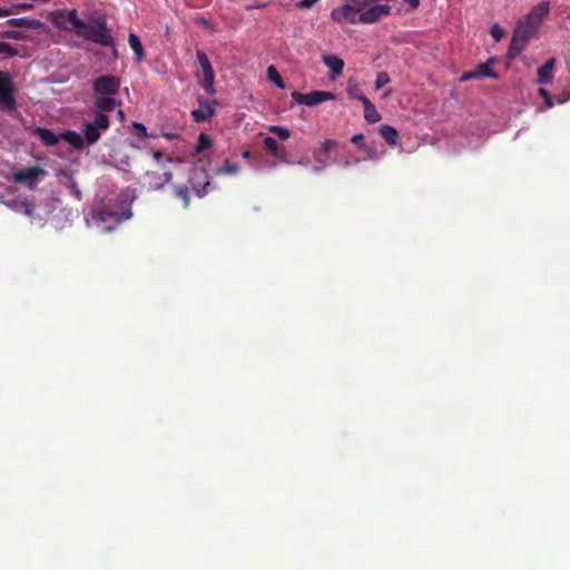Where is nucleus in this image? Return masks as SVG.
I'll use <instances>...</instances> for the list:
<instances>
[{"label":"nucleus","mask_w":570,"mask_h":570,"mask_svg":"<svg viewBox=\"0 0 570 570\" xmlns=\"http://www.w3.org/2000/svg\"><path fill=\"white\" fill-rule=\"evenodd\" d=\"M199 104L200 107L191 111L194 120L197 122L209 120L215 114L214 108L208 101H199Z\"/></svg>","instance_id":"19"},{"label":"nucleus","mask_w":570,"mask_h":570,"mask_svg":"<svg viewBox=\"0 0 570 570\" xmlns=\"http://www.w3.org/2000/svg\"><path fill=\"white\" fill-rule=\"evenodd\" d=\"M117 114H118V117L120 118V120H122L125 118V112L121 109H119Z\"/></svg>","instance_id":"51"},{"label":"nucleus","mask_w":570,"mask_h":570,"mask_svg":"<svg viewBox=\"0 0 570 570\" xmlns=\"http://www.w3.org/2000/svg\"><path fill=\"white\" fill-rule=\"evenodd\" d=\"M70 23V30L77 36L104 47H115L114 37L107 27V20L105 17L98 16L90 22H86L78 18Z\"/></svg>","instance_id":"1"},{"label":"nucleus","mask_w":570,"mask_h":570,"mask_svg":"<svg viewBox=\"0 0 570 570\" xmlns=\"http://www.w3.org/2000/svg\"><path fill=\"white\" fill-rule=\"evenodd\" d=\"M409 4L410 9H416L420 6V0H403Z\"/></svg>","instance_id":"47"},{"label":"nucleus","mask_w":570,"mask_h":570,"mask_svg":"<svg viewBox=\"0 0 570 570\" xmlns=\"http://www.w3.org/2000/svg\"><path fill=\"white\" fill-rule=\"evenodd\" d=\"M188 181L197 197L202 198L207 194V187L210 185V181L206 169L199 167L194 168Z\"/></svg>","instance_id":"11"},{"label":"nucleus","mask_w":570,"mask_h":570,"mask_svg":"<svg viewBox=\"0 0 570 570\" xmlns=\"http://www.w3.org/2000/svg\"><path fill=\"white\" fill-rule=\"evenodd\" d=\"M292 98L297 104L313 107L321 102L332 100L335 98V96L331 91H323V90H314L308 94H302V92L295 90L292 92Z\"/></svg>","instance_id":"10"},{"label":"nucleus","mask_w":570,"mask_h":570,"mask_svg":"<svg viewBox=\"0 0 570 570\" xmlns=\"http://www.w3.org/2000/svg\"><path fill=\"white\" fill-rule=\"evenodd\" d=\"M321 155H322V154H320V153H318L317 155H315V158H316V160H317L318 163H321V164H325V163H326V159H325L324 157H321Z\"/></svg>","instance_id":"50"},{"label":"nucleus","mask_w":570,"mask_h":570,"mask_svg":"<svg viewBox=\"0 0 570 570\" xmlns=\"http://www.w3.org/2000/svg\"><path fill=\"white\" fill-rule=\"evenodd\" d=\"M348 96L351 98L357 99L360 101H361V97H366L358 89H355V90L348 89Z\"/></svg>","instance_id":"44"},{"label":"nucleus","mask_w":570,"mask_h":570,"mask_svg":"<svg viewBox=\"0 0 570 570\" xmlns=\"http://www.w3.org/2000/svg\"><path fill=\"white\" fill-rule=\"evenodd\" d=\"M324 65L330 68L333 73L341 75L344 68V61L337 56H324Z\"/></svg>","instance_id":"26"},{"label":"nucleus","mask_w":570,"mask_h":570,"mask_svg":"<svg viewBox=\"0 0 570 570\" xmlns=\"http://www.w3.org/2000/svg\"><path fill=\"white\" fill-rule=\"evenodd\" d=\"M120 86V78L112 75L97 77L92 82V89L97 96H115L119 92Z\"/></svg>","instance_id":"7"},{"label":"nucleus","mask_w":570,"mask_h":570,"mask_svg":"<svg viewBox=\"0 0 570 570\" xmlns=\"http://www.w3.org/2000/svg\"><path fill=\"white\" fill-rule=\"evenodd\" d=\"M491 37L495 42L501 41V39L504 36V29L501 28L499 24H493L490 30Z\"/></svg>","instance_id":"36"},{"label":"nucleus","mask_w":570,"mask_h":570,"mask_svg":"<svg viewBox=\"0 0 570 570\" xmlns=\"http://www.w3.org/2000/svg\"><path fill=\"white\" fill-rule=\"evenodd\" d=\"M249 155H250V153H249L248 150H245V151L243 153V157H244V158H248V157H249Z\"/></svg>","instance_id":"52"},{"label":"nucleus","mask_w":570,"mask_h":570,"mask_svg":"<svg viewBox=\"0 0 570 570\" xmlns=\"http://www.w3.org/2000/svg\"><path fill=\"white\" fill-rule=\"evenodd\" d=\"M174 196L179 199L183 204V208L187 209L190 205V191L186 185H175Z\"/></svg>","instance_id":"25"},{"label":"nucleus","mask_w":570,"mask_h":570,"mask_svg":"<svg viewBox=\"0 0 570 570\" xmlns=\"http://www.w3.org/2000/svg\"><path fill=\"white\" fill-rule=\"evenodd\" d=\"M171 178L173 171L167 167L159 168V170H147L142 176V185L148 190H158L169 183Z\"/></svg>","instance_id":"8"},{"label":"nucleus","mask_w":570,"mask_h":570,"mask_svg":"<svg viewBox=\"0 0 570 570\" xmlns=\"http://www.w3.org/2000/svg\"><path fill=\"white\" fill-rule=\"evenodd\" d=\"M197 60L200 65L202 72H203L200 85L207 95L213 96L215 94V88H214L215 72L212 68L210 61H209L207 55L202 50L197 51Z\"/></svg>","instance_id":"9"},{"label":"nucleus","mask_w":570,"mask_h":570,"mask_svg":"<svg viewBox=\"0 0 570 570\" xmlns=\"http://www.w3.org/2000/svg\"><path fill=\"white\" fill-rule=\"evenodd\" d=\"M538 94L544 100V105H546L547 108H552L554 106L552 97H551L550 92L547 89L539 88Z\"/></svg>","instance_id":"37"},{"label":"nucleus","mask_w":570,"mask_h":570,"mask_svg":"<svg viewBox=\"0 0 570 570\" xmlns=\"http://www.w3.org/2000/svg\"><path fill=\"white\" fill-rule=\"evenodd\" d=\"M529 40L530 39H523L521 36H518L517 31L514 30L507 53L508 59H515L525 49Z\"/></svg>","instance_id":"16"},{"label":"nucleus","mask_w":570,"mask_h":570,"mask_svg":"<svg viewBox=\"0 0 570 570\" xmlns=\"http://www.w3.org/2000/svg\"><path fill=\"white\" fill-rule=\"evenodd\" d=\"M16 86L11 76L0 70V108L8 111L16 110L17 101L14 98Z\"/></svg>","instance_id":"5"},{"label":"nucleus","mask_w":570,"mask_h":570,"mask_svg":"<svg viewBox=\"0 0 570 570\" xmlns=\"http://www.w3.org/2000/svg\"><path fill=\"white\" fill-rule=\"evenodd\" d=\"M46 175V170L40 167H30L23 170L13 173V180L19 184H23L29 188L36 186L37 181L41 176Z\"/></svg>","instance_id":"13"},{"label":"nucleus","mask_w":570,"mask_h":570,"mask_svg":"<svg viewBox=\"0 0 570 570\" xmlns=\"http://www.w3.org/2000/svg\"><path fill=\"white\" fill-rule=\"evenodd\" d=\"M362 150H364L366 153L367 159L376 158V149L374 147H370L367 145H362Z\"/></svg>","instance_id":"42"},{"label":"nucleus","mask_w":570,"mask_h":570,"mask_svg":"<svg viewBox=\"0 0 570 570\" xmlns=\"http://www.w3.org/2000/svg\"><path fill=\"white\" fill-rule=\"evenodd\" d=\"M318 1L320 0H299L296 3V7L299 8V9H309V8H312Z\"/></svg>","instance_id":"41"},{"label":"nucleus","mask_w":570,"mask_h":570,"mask_svg":"<svg viewBox=\"0 0 570 570\" xmlns=\"http://www.w3.org/2000/svg\"><path fill=\"white\" fill-rule=\"evenodd\" d=\"M556 58H549L539 69L537 82L548 85L552 82Z\"/></svg>","instance_id":"15"},{"label":"nucleus","mask_w":570,"mask_h":570,"mask_svg":"<svg viewBox=\"0 0 570 570\" xmlns=\"http://www.w3.org/2000/svg\"><path fill=\"white\" fill-rule=\"evenodd\" d=\"M110 127V119L107 115L95 112L94 119L82 124V132L86 145L91 146L96 144L101 134Z\"/></svg>","instance_id":"4"},{"label":"nucleus","mask_w":570,"mask_h":570,"mask_svg":"<svg viewBox=\"0 0 570 570\" xmlns=\"http://www.w3.org/2000/svg\"><path fill=\"white\" fill-rule=\"evenodd\" d=\"M33 135L37 136L46 147H53L58 145L61 137L53 134L50 129L43 127H36Z\"/></svg>","instance_id":"17"},{"label":"nucleus","mask_w":570,"mask_h":570,"mask_svg":"<svg viewBox=\"0 0 570 570\" xmlns=\"http://www.w3.org/2000/svg\"><path fill=\"white\" fill-rule=\"evenodd\" d=\"M8 26L16 28H27V29H40L45 26L41 20L22 17V18H11L6 22Z\"/></svg>","instance_id":"18"},{"label":"nucleus","mask_w":570,"mask_h":570,"mask_svg":"<svg viewBox=\"0 0 570 570\" xmlns=\"http://www.w3.org/2000/svg\"><path fill=\"white\" fill-rule=\"evenodd\" d=\"M239 173V166L237 164L227 163L225 166L216 169L217 175H237Z\"/></svg>","instance_id":"33"},{"label":"nucleus","mask_w":570,"mask_h":570,"mask_svg":"<svg viewBox=\"0 0 570 570\" xmlns=\"http://www.w3.org/2000/svg\"><path fill=\"white\" fill-rule=\"evenodd\" d=\"M95 107L96 112H110L112 111L117 106H121V101H118L114 98V96H98L95 98Z\"/></svg>","instance_id":"14"},{"label":"nucleus","mask_w":570,"mask_h":570,"mask_svg":"<svg viewBox=\"0 0 570 570\" xmlns=\"http://www.w3.org/2000/svg\"><path fill=\"white\" fill-rule=\"evenodd\" d=\"M78 18H79V17H78V11H77L76 9H71V10L68 12V14H67V20H68L69 22H72V21H75V20H76V19H78Z\"/></svg>","instance_id":"46"},{"label":"nucleus","mask_w":570,"mask_h":570,"mask_svg":"<svg viewBox=\"0 0 570 570\" xmlns=\"http://www.w3.org/2000/svg\"><path fill=\"white\" fill-rule=\"evenodd\" d=\"M16 10L13 8H0V17H9Z\"/></svg>","instance_id":"45"},{"label":"nucleus","mask_w":570,"mask_h":570,"mask_svg":"<svg viewBox=\"0 0 570 570\" xmlns=\"http://www.w3.org/2000/svg\"><path fill=\"white\" fill-rule=\"evenodd\" d=\"M381 136L390 146H396L399 142L400 135L397 130L390 125H382L379 128Z\"/></svg>","instance_id":"23"},{"label":"nucleus","mask_w":570,"mask_h":570,"mask_svg":"<svg viewBox=\"0 0 570 570\" xmlns=\"http://www.w3.org/2000/svg\"><path fill=\"white\" fill-rule=\"evenodd\" d=\"M267 78L271 82H273L277 88H281V89H284L285 88V83L279 75V72L277 71L276 67L275 66H269L267 68Z\"/></svg>","instance_id":"27"},{"label":"nucleus","mask_w":570,"mask_h":570,"mask_svg":"<svg viewBox=\"0 0 570 570\" xmlns=\"http://www.w3.org/2000/svg\"><path fill=\"white\" fill-rule=\"evenodd\" d=\"M31 8H32V4L22 3V4H18V6H16L13 9H22V10H27V9H31Z\"/></svg>","instance_id":"49"},{"label":"nucleus","mask_w":570,"mask_h":570,"mask_svg":"<svg viewBox=\"0 0 570 570\" xmlns=\"http://www.w3.org/2000/svg\"><path fill=\"white\" fill-rule=\"evenodd\" d=\"M70 23V30L77 36L104 47H115L114 37L107 27V20L105 17L98 16L90 22H86L78 18Z\"/></svg>","instance_id":"2"},{"label":"nucleus","mask_w":570,"mask_h":570,"mask_svg":"<svg viewBox=\"0 0 570 570\" xmlns=\"http://www.w3.org/2000/svg\"><path fill=\"white\" fill-rule=\"evenodd\" d=\"M0 36L3 38L14 39V40H23V41L30 39V37L24 31L14 30V29L3 30L0 33Z\"/></svg>","instance_id":"29"},{"label":"nucleus","mask_w":570,"mask_h":570,"mask_svg":"<svg viewBox=\"0 0 570 570\" xmlns=\"http://www.w3.org/2000/svg\"><path fill=\"white\" fill-rule=\"evenodd\" d=\"M268 130L282 140H286L291 137V131L282 126H271Z\"/></svg>","instance_id":"34"},{"label":"nucleus","mask_w":570,"mask_h":570,"mask_svg":"<svg viewBox=\"0 0 570 570\" xmlns=\"http://www.w3.org/2000/svg\"><path fill=\"white\" fill-rule=\"evenodd\" d=\"M153 158H154L155 163L157 164V166H159L160 169H163V167H167L166 163H171L173 161V158L167 156L161 150L154 151L153 153Z\"/></svg>","instance_id":"32"},{"label":"nucleus","mask_w":570,"mask_h":570,"mask_svg":"<svg viewBox=\"0 0 570 570\" xmlns=\"http://www.w3.org/2000/svg\"><path fill=\"white\" fill-rule=\"evenodd\" d=\"M497 61V58L491 57L485 62L479 63L475 66L474 70L465 71L460 81H468L470 79H475L480 77H489L492 79H498L499 75L492 69V65Z\"/></svg>","instance_id":"12"},{"label":"nucleus","mask_w":570,"mask_h":570,"mask_svg":"<svg viewBox=\"0 0 570 570\" xmlns=\"http://www.w3.org/2000/svg\"><path fill=\"white\" fill-rule=\"evenodd\" d=\"M24 216L30 217L31 223L37 222L41 224L43 220L39 215H35V206L32 203H30L28 212L24 214Z\"/></svg>","instance_id":"39"},{"label":"nucleus","mask_w":570,"mask_h":570,"mask_svg":"<svg viewBox=\"0 0 570 570\" xmlns=\"http://www.w3.org/2000/svg\"><path fill=\"white\" fill-rule=\"evenodd\" d=\"M128 43L136 56V61L140 62L145 57V49L140 38L136 33L130 32L128 36Z\"/></svg>","instance_id":"24"},{"label":"nucleus","mask_w":570,"mask_h":570,"mask_svg":"<svg viewBox=\"0 0 570 570\" xmlns=\"http://www.w3.org/2000/svg\"><path fill=\"white\" fill-rule=\"evenodd\" d=\"M31 202H29L27 198L24 199H17L11 203L10 207L18 214L24 215L28 212L29 205Z\"/></svg>","instance_id":"31"},{"label":"nucleus","mask_w":570,"mask_h":570,"mask_svg":"<svg viewBox=\"0 0 570 570\" xmlns=\"http://www.w3.org/2000/svg\"><path fill=\"white\" fill-rule=\"evenodd\" d=\"M264 147L265 149L275 158L284 160L285 159V148L281 146L277 140L273 137L264 138Z\"/></svg>","instance_id":"20"},{"label":"nucleus","mask_w":570,"mask_h":570,"mask_svg":"<svg viewBox=\"0 0 570 570\" xmlns=\"http://www.w3.org/2000/svg\"><path fill=\"white\" fill-rule=\"evenodd\" d=\"M91 220L102 232H110L121 222V216L108 207H102L94 212Z\"/></svg>","instance_id":"6"},{"label":"nucleus","mask_w":570,"mask_h":570,"mask_svg":"<svg viewBox=\"0 0 570 570\" xmlns=\"http://www.w3.org/2000/svg\"><path fill=\"white\" fill-rule=\"evenodd\" d=\"M132 127L137 130V135L139 137H142V138L149 137V134L147 132V128L145 127V125L135 121V122H132Z\"/></svg>","instance_id":"40"},{"label":"nucleus","mask_w":570,"mask_h":570,"mask_svg":"<svg viewBox=\"0 0 570 570\" xmlns=\"http://www.w3.org/2000/svg\"><path fill=\"white\" fill-rule=\"evenodd\" d=\"M568 100H570V95H568V94H563L562 96H560V97L558 98V102H559V104H564V102H567Z\"/></svg>","instance_id":"48"},{"label":"nucleus","mask_w":570,"mask_h":570,"mask_svg":"<svg viewBox=\"0 0 570 570\" xmlns=\"http://www.w3.org/2000/svg\"><path fill=\"white\" fill-rule=\"evenodd\" d=\"M391 81V78L387 72L380 71L376 76L375 80V89H381L383 86L387 85Z\"/></svg>","instance_id":"35"},{"label":"nucleus","mask_w":570,"mask_h":570,"mask_svg":"<svg viewBox=\"0 0 570 570\" xmlns=\"http://www.w3.org/2000/svg\"><path fill=\"white\" fill-rule=\"evenodd\" d=\"M363 140H364V136H363V134H356V135H354V136L351 138V141H352L354 145H356L360 149H362V145H365V144L363 142Z\"/></svg>","instance_id":"43"},{"label":"nucleus","mask_w":570,"mask_h":570,"mask_svg":"<svg viewBox=\"0 0 570 570\" xmlns=\"http://www.w3.org/2000/svg\"><path fill=\"white\" fill-rule=\"evenodd\" d=\"M549 11V1H542L532 7L529 13L519 19L517 22L514 30L517 31L518 36H521L523 39L533 38L540 29L544 18L548 17Z\"/></svg>","instance_id":"3"},{"label":"nucleus","mask_w":570,"mask_h":570,"mask_svg":"<svg viewBox=\"0 0 570 570\" xmlns=\"http://www.w3.org/2000/svg\"><path fill=\"white\" fill-rule=\"evenodd\" d=\"M60 137L76 149H83L86 146L83 136L75 130H66L60 134Z\"/></svg>","instance_id":"22"},{"label":"nucleus","mask_w":570,"mask_h":570,"mask_svg":"<svg viewBox=\"0 0 570 570\" xmlns=\"http://www.w3.org/2000/svg\"><path fill=\"white\" fill-rule=\"evenodd\" d=\"M19 51L13 48L10 43L0 41V58H10L18 56Z\"/></svg>","instance_id":"30"},{"label":"nucleus","mask_w":570,"mask_h":570,"mask_svg":"<svg viewBox=\"0 0 570 570\" xmlns=\"http://www.w3.org/2000/svg\"><path fill=\"white\" fill-rule=\"evenodd\" d=\"M361 102L364 107V118L370 124H375L381 120V115L376 110L375 106L367 97H361Z\"/></svg>","instance_id":"21"},{"label":"nucleus","mask_w":570,"mask_h":570,"mask_svg":"<svg viewBox=\"0 0 570 570\" xmlns=\"http://www.w3.org/2000/svg\"><path fill=\"white\" fill-rule=\"evenodd\" d=\"M337 145V141L334 140V139H326L324 142H323V146L320 150V154H324V156L326 157L328 153H331Z\"/></svg>","instance_id":"38"},{"label":"nucleus","mask_w":570,"mask_h":570,"mask_svg":"<svg viewBox=\"0 0 570 570\" xmlns=\"http://www.w3.org/2000/svg\"><path fill=\"white\" fill-rule=\"evenodd\" d=\"M212 146H213L212 138L208 135L202 132L197 139L196 151L203 153V151L209 149Z\"/></svg>","instance_id":"28"}]
</instances>
